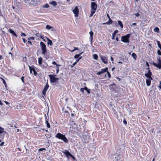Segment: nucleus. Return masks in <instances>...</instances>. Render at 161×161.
I'll return each instance as SVG.
<instances>
[{
  "label": "nucleus",
  "instance_id": "58836bf2",
  "mask_svg": "<svg viewBox=\"0 0 161 161\" xmlns=\"http://www.w3.org/2000/svg\"><path fill=\"white\" fill-rule=\"evenodd\" d=\"M34 38L33 37H31L28 38V40H30L31 39L34 40Z\"/></svg>",
  "mask_w": 161,
  "mask_h": 161
},
{
  "label": "nucleus",
  "instance_id": "de8ad7c7",
  "mask_svg": "<svg viewBox=\"0 0 161 161\" xmlns=\"http://www.w3.org/2000/svg\"><path fill=\"white\" fill-rule=\"evenodd\" d=\"M161 60V58L160 57H157V61Z\"/></svg>",
  "mask_w": 161,
  "mask_h": 161
},
{
  "label": "nucleus",
  "instance_id": "4c0bfd02",
  "mask_svg": "<svg viewBox=\"0 0 161 161\" xmlns=\"http://www.w3.org/2000/svg\"><path fill=\"white\" fill-rule=\"evenodd\" d=\"M106 72H107V74H108V78H110L111 77V75L110 74V73L108 72V70H107V71Z\"/></svg>",
  "mask_w": 161,
  "mask_h": 161
},
{
  "label": "nucleus",
  "instance_id": "6e6d98bb",
  "mask_svg": "<svg viewBox=\"0 0 161 161\" xmlns=\"http://www.w3.org/2000/svg\"><path fill=\"white\" fill-rule=\"evenodd\" d=\"M4 102L7 105H8L9 104V103L7 101H4Z\"/></svg>",
  "mask_w": 161,
  "mask_h": 161
},
{
  "label": "nucleus",
  "instance_id": "72a5a7b5",
  "mask_svg": "<svg viewBox=\"0 0 161 161\" xmlns=\"http://www.w3.org/2000/svg\"><path fill=\"white\" fill-rule=\"evenodd\" d=\"M78 50V47H75L74 48V49L72 50H70V51L71 52H74V51H75L76 50Z\"/></svg>",
  "mask_w": 161,
  "mask_h": 161
},
{
  "label": "nucleus",
  "instance_id": "1a4fd4ad",
  "mask_svg": "<svg viewBox=\"0 0 161 161\" xmlns=\"http://www.w3.org/2000/svg\"><path fill=\"white\" fill-rule=\"evenodd\" d=\"M73 12L75 14V17H77L79 14V9L77 6H76L74 10H73Z\"/></svg>",
  "mask_w": 161,
  "mask_h": 161
},
{
  "label": "nucleus",
  "instance_id": "f8f14e48",
  "mask_svg": "<svg viewBox=\"0 0 161 161\" xmlns=\"http://www.w3.org/2000/svg\"><path fill=\"white\" fill-rule=\"evenodd\" d=\"M108 68L106 67L104 69H102L101 70L97 73V75H100L104 73L105 72L108 70Z\"/></svg>",
  "mask_w": 161,
  "mask_h": 161
},
{
  "label": "nucleus",
  "instance_id": "338daca9",
  "mask_svg": "<svg viewBox=\"0 0 161 161\" xmlns=\"http://www.w3.org/2000/svg\"><path fill=\"white\" fill-rule=\"evenodd\" d=\"M160 85L159 86V87L161 89V81L160 82Z\"/></svg>",
  "mask_w": 161,
  "mask_h": 161
},
{
  "label": "nucleus",
  "instance_id": "ddd939ff",
  "mask_svg": "<svg viewBox=\"0 0 161 161\" xmlns=\"http://www.w3.org/2000/svg\"><path fill=\"white\" fill-rule=\"evenodd\" d=\"M157 62L158 64L153 63V65L158 69H160L161 68V60L158 61Z\"/></svg>",
  "mask_w": 161,
  "mask_h": 161
},
{
  "label": "nucleus",
  "instance_id": "9d476101",
  "mask_svg": "<svg viewBox=\"0 0 161 161\" xmlns=\"http://www.w3.org/2000/svg\"><path fill=\"white\" fill-rule=\"evenodd\" d=\"M101 58L102 61V62L105 64H107L108 63V58L107 57L103 56L102 55H101L100 56Z\"/></svg>",
  "mask_w": 161,
  "mask_h": 161
},
{
  "label": "nucleus",
  "instance_id": "a878e982",
  "mask_svg": "<svg viewBox=\"0 0 161 161\" xmlns=\"http://www.w3.org/2000/svg\"><path fill=\"white\" fill-rule=\"evenodd\" d=\"M157 42L158 46L161 51V44H160V42L159 41H157Z\"/></svg>",
  "mask_w": 161,
  "mask_h": 161
},
{
  "label": "nucleus",
  "instance_id": "6ab92c4d",
  "mask_svg": "<svg viewBox=\"0 0 161 161\" xmlns=\"http://www.w3.org/2000/svg\"><path fill=\"white\" fill-rule=\"evenodd\" d=\"M9 32L10 33L12 34L14 36H15L16 37H17V35L15 33L14 31H13V30H12L11 29H9Z\"/></svg>",
  "mask_w": 161,
  "mask_h": 161
},
{
  "label": "nucleus",
  "instance_id": "c756f323",
  "mask_svg": "<svg viewBox=\"0 0 161 161\" xmlns=\"http://www.w3.org/2000/svg\"><path fill=\"white\" fill-rule=\"evenodd\" d=\"M46 123L47 124V126L48 128H50V125L47 120L46 121Z\"/></svg>",
  "mask_w": 161,
  "mask_h": 161
},
{
  "label": "nucleus",
  "instance_id": "6e6552de",
  "mask_svg": "<svg viewBox=\"0 0 161 161\" xmlns=\"http://www.w3.org/2000/svg\"><path fill=\"white\" fill-rule=\"evenodd\" d=\"M29 67L30 70V73L31 74L32 71H33L34 75H36L37 74V73L34 68V66H31L29 65Z\"/></svg>",
  "mask_w": 161,
  "mask_h": 161
},
{
  "label": "nucleus",
  "instance_id": "69168bd1",
  "mask_svg": "<svg viewBox=\"0 0 161 161\" xmlns=\"http://www.w3.org/2000/svg\"><path fill=\"white\" fill-rule=\"evenodd\" d=\"M28 42L29 43L31 44V45H32V42H31V41H28Z\"/></svg>",
  "mask_w": 161,
  "mask_h": 161
},
{
  "label": "nucleus",
  "instance_id": "423d86ee",
  "mask_svg": "<svg viewBox=\"0 0 161 161\" xmlns=\"http://www.w3.org/2000/svg\"><path fill=\"white\" fill-rule=\"evenodd\" d=\"M130 36V35L129 34L122 36L121 37V41L124 43H129V38Z\"/></svg>",
  "mask_w": 161,
  "mask_h": 161
},
{
  "label": "nucleus",
  "instance_id": "e433bc0d",
  "mask_svg": "<svg viewBox=\"0 0 161 161\" xmlns=\"http://www.w3.org/2000/svg\"><path fill=\"white\" fill-rule=\"evenodd\" d=\"M84 90H85V88H81L80 89V91L81 92H82L83 93H84Z\"/></svg>",
  "mask_w": 161,
  "mask_h": 161
},
{
  "label": "nucleus",
  "instance_id": "aec40b11",
  "mask_svg": "<svg viewBox=\"0 0 161 161\" xmlns=\"http://www.w3.org/2000/svg\"><path fill=\"white\" fill-rule=\"evenodd\" d=\"M47 40L48 41V42H47V45H48L52 46L53 44L52 41L48 39V38L46 37Z\"/></svg>",
  "mask_w": 161,
  "mask_h": 161
},
{
  "label": "nucleus",
  "instance_id": "7ed1b4c3",
  "mask_svg": "<svg viewBox=\"0 0 161 161\" xmlns=\"http://www.w3.org/2000/svg\"><path fill=\"white\" fill-rule=\"evenodd\" d=\"M109 86L110 90L115 93H119L122 90V89L116 86V85L114 83L111 84Z\"/></svg>",
  "mask_w": 161,
  "mask_h": 161
},
{
  "label": "nucleus",
  "instance_id": "a18cd8bd",
  "mask_svg": "<svg viewBox=\"0 0 161 161\" xmlns=\"http://www.w3.org/2000/svg\"><path fill=\"white\" fill-rule=\"evenodd\" d=\"M3 83L4 84L5 87H7V84H6V82L5 81H3Z\"/></svg>",
  "mask_w": 161,
  "mask_h": 161
},
{
  "label": "nucleus",
  "instance_id": "4d7b16f0",
  "mask_svg": "<svg viewBox=\"0 0 161 161\" xmlns=\"http://www.w3.org/2000/svg\"><path fill=\"white\" fill-rule=\"evenodd\" d=\"M4 144V142H2L0 144V146H2Z\"/></svg>",
  "mask_w": 161,
  "mask_h": 161
},
{
  "label": "nucleus",
  "instance_id": "4468645a",
  "mask_svg": "<svg viewBox=\"0 0 161 161\" xmlns=\"http://www.w3.org/2000/svg\"><path fill=\"white\" fill-rule=\"evenodd\" d=\"M63 153L66 155L67 158H68L69 156L71 157L72 156V154L68 150H65L63 152Z\"/></svg>",
  "mask_w": 161,
  "mask_h": 161
},
{
  "label": "nucleus",
  "instance_id": "f704fd0d",
  "mask_svg": "<svg viewBox=\"0 0 161 161\" xmlns=\"http://www.w3.org/2000/svg\"><path fill=\"white\" fill-rule=\"evenodd\" d=\"M158 54L159 55H161V51L160 50H158L157 51Z\"/></svg>",
  "mask_w": 161,
  "mask_h": 161
},
{
  "label": "nucleus",
  "instance_id": "bf43d9fd",
  "mask_svg": "<svg viewBox=\"0 0 161 161\" xmlns=\"http://www.w3.org/2000/svg\"><path fill=\"white\" fill-rule=\"evenodd\" d=\"M56 65L57 68H59V67L60 66V65L58 64H56Z\"/></svg>",
  "mask_w": 161,
  "mask_h": 161
},
{
  "label": "nucleus",
  "instance_id": "5701e85b",
  "mask_svg": "<svg viewBox=\"0 0 161 161\" xmlns=\"http://www.w3.org/2000/svg\"><path fill=\"white\" fill-rule=\"evenodd\" d=\"M118 23L119 25H120L121 28L122 29L123 27V24L122 22L121 21L118 20Z\"/></svg>",
  "mask_w": 161,
  "mask_h": 161
},
{
  "label": "nucleus",
  "instance_id": "c85d7f7f",
  "mask_svg": "<svg viewBox=\"0 0 161 161\" xmlns=\"http://www.w3.org/2000/svg\"><path fill=\"white\" fill-rule=\"evenodd\" d=\"M85 90L86 91L87 93L89 94L90 93V90L89 89H88L86 87H85Z\"/></svg>",
  "mask_w": 161,
  "mask_h": 161
},
{
  "label": "nucleus",
  "instance_id": "393cba45",
  "mask_svg": "<svg viewBox=\"0 0 161 161\" xmlns=\"http://www.w3.org/2000/svg\"><path fill=\"white\" fill-rule=\"evenodd\" d=\"M93 58L96 60H97L98 59V55L96 54H94L93 55Z\"/></svg>",
  "mask_w": 161,
  "mask_h": 161
},
{
  "label": "nucleus",
  "instance_id": "f257e3e1",
  "mask_svg": "<svg viewBox=\"0 0 161 161\" xmlns=\"http://www.w3.org/2000/svg\"><path fill=\"white\" fill-rule=\"evenodd\" d=\"M97 5L96 3L93 2L91 3V13L89 16L90 17H92L95 14L97 9Z\"/></svg>",
  "mask_w": 161,
  "mask_h": 161
},
{
  "label": "nucleus",
  "instance_id": "f03ea898",
  "mask_svg": "<svg viewBox=\"0 0 161 161\" xmlns=\"http://www.w3.org/2000/svg\"><path fill=\"white\" fill-rule=\"evenodd\" d=\"M55 136L56 138L63 141L65 143H67L68 142V140L66 137L65 135L62 134L61 133H58Z\"/></svg>",
  "mask_w": 161,
  "mask_h": 161
},
{
  "label": "nucleus",
  "instance_id": "13d9d810",
  "mask_svg": "<svg viewBox=\"0 0 161 161\" xmlns=\"http://www.w3.org/2000/svg\"><path fill=\"white\" fill-rule=\"evenodd\" d=\"M110 59L112 61H113L114 60L113 58L112 57H111Z\"/></svg>",
  "mask_w": 161,
  "mask_h": 161
},
{
  "label": "nucleus",
  "instance_id": "8fccbe9b",
  "mask_svg": "<svg viewBox=\"0 0 161 161\" xmlns=\"http://www.w3.org/2000/svg\"><path fill=\"white\" fill-rule=\"evenodd\" d=\"M135 15L136 17H138L140 15V14L138 13L135 14Z\"/></svg>",
  "mask_w": 161,
  "mask_h": 161
},
{
  "label": "nucleus",
  "instance_id": "412c9836",
  "mask_svg": "<svg viewBox=\"0 0 161 161\" xmlns=\"http://www.w3.org/2000/svg\"><path fill=\"white\" fill-rule=\"evenodd\" d=\"M43 58L42 57H40L38 58V62L39 65H41L42 61Z\"/></svg>",
  "mask_w": 161,
  "mask_h": 161
},
{
  "label": "nucleus",
  "instance_id": "09e8293b",
  "mask_svg": "<svg viewBox=\"0 0 161 161\" xmlns=\"http://www.w3.org/2000/svg\"><path fill=\"white\" fill-rule=\"evenodd\" d=\"M115 35H114V34H112V39H114V37L115 36Z\"/></svg>",
  "mask_w": 161,
  "mask_h": 161
},
{
  "label": "nucleus",
  "instance_id": "79ce46f5",
  "mask_svg": "<svg viewBox=\"0 0 161 161\" xmlns=\"http://www.w3.org/2000/svg\"><path fill=\"white\" fill-rule=\"evenodd\" d=\"M46 150V148H41L39 149V151H42L43 150Z\"/></svg>",
  "mask_w": 161,
  "mask_h": 161
},
{
  "label": "nucleus",
  "instance_id": "e2e57ef3",
  "mask_svg": "<svg viewBox=\"0 0 161 161\" xmlns=\"http://www.w3.org/2000/svg\"><path fill=\"white\" fill-rule=\"evenodd\" d=\"M3 104V103L2 102L1 100H0V105H2Z\"/></svg>",
  "mask_w": 161,
  "mask_h": 161
},
{
  "label": "nucleus",
  "instance_id": "c03bdc74",
  "mask_svg": "<svg viewBox=\"0 0 161 161\" xmlns=\"http://www.w3.org/2000/svg\"><path fill=\"white\" fill-rule=\"evenodd\" d=\"M123 123H124L125 125H126V124H127V121H126L125 119H124L123 121Z\"/></svg>",
  "mask_w": 161,
  "mask_h": 161
},
{
  "label": "nucleus",
  "instance_id": "0e129e2a",
  "mask_svg": "<svg viewBox=\"0 0 161 161\" xmlns=\"http://www.w3.org/2000/svg\"><path fill=\"white\" fill-rule=\"evenodd\" d=\"M23 42L25 43L26 42V41L24 39V38H23Z\"/></svg>",
  "mask_w": 161,
  "mask_h": 161
},
{
  "label": "nucleus",
  "instance_id": "4be33fe9",
  "mask_svg": "<svg viewBox=\"0 0 161 161\" xmlns=\"http://www.w3.org/2000/svg\"><path fill=\"white\" fill-rule=\"evenodd\" d=\"M112 20L110 19V18L109 17V20L108 22H107L106 23H104L103 24H104L109 25V24H111L112 23Z\"/></svg>",
  "mask_w": 161,
  "mask_h": 161
},
{
  "label": "nucleus",
  "instance_id": "49530a36",
  "mask_svg": "<svg viewBox=\"0 0 161 161\" xmlns=\"http://www.w3.org/2000/svg\"><path fill=\"white\" fill-rule=\"evenodd\" d=\"M21 35L22 36H26V35L25 34L23 33H22Z\"/></svg>",
  "mask_w": 161,
  "mask_h": 161
},
{
  "label": "nucleus",
  "instance_id": "680f3d73",
  "mask_svg": "<svg viewBox=\"0 0 161 161\" xmlns=\"http://www.w3.org/2000/svg\"><path fill=\"white\" fill-rule=\"evenodd\" d=\"M40 34H39V33H37L36 34V35L37 36V37H39V35H40Z\"/></svg>",
  "mask_w": 161,
  "mask_h": 161
},
{
  "label": "nucleus",
  "instance_id": "864d4df0",
  "mask_svg": "<svg viewBox=\"0 0 161 161\" xmlns=\"http://www.w3.org/2000/svg\"><path fill=\"white\" fill-rule=\"evenodd\" d=\"M76 64V63L75 62L73 63L72 66V67H73V66H74Z\"/></svg>",
  "mask_w": 161,
  "mask_h": 161
},
{
  "label": "nucleus",
  "instance_id": "473e14b6",
  "mask_svg": "<svg viewBox=\"0 0 161 161\" xmlns=\"http://www.w3.org/2000/svg\"><path fill=\"white\" fill-rule=\"evenodd\" d=\"M49 6L48 4H46L43 6V7L45 8H49Z\"/></svg>",
  "mask_w": 161,
  "mask_h": 161
},
{
  "label": "nucleus",
  "instance_id": "ea45409f",
  "mask_svg": "<svg viewBox=\"0 0 161 161\" xmlns=\"http://www.w3.org/2000/svg\"><path fill=\"white\" fill-rule=\"evenodd\" d=\"M118 31L117 30H116L114 31L113 33L114 34V35H116V34L117 33H118Z\"/></svg>",
  "mask_w": 161,
  "mask_h": 161
},
{
  "label": "nucleus",
  "instance_id": "cd10ccee",
  "mask_svg": "<svg viewBox=\"0 0 161 161\" xmlns=\"http://www.w3.org/2000/svg\"><path fill=\"white\" fill-rule=\"evenodd\" d=\"M154 31L155 32H159V29L158 27H156L154 28Z\"/></svg>",
  "mask_w": 161,
  "mask_h": 161
},
{
  "label": "nucleus",
  "instance_id": "37998d69",
  "mask_svg": "<svg viewBox=\"0 0 161 161\" xmlns=\"http://www.w3.org/2000/svg\"><path fill=\"white\" fill-rule=\"evenodd\" d=\"M24 76H22L21 78V79L23 83H24Z\"/></svg>",
  "mask_w": 161,
  "mask_h": 161
},
{
  "label": "nucleus",
  "instance_id": "f3484780",
  "mask_svg": "<svg viewBox=\"0 0 161 161\" xmlns=\"http://www.w3.org/2000/svg\"><path fill=\"white\" fill-rule=\"evenodd\" d=\"M46 29L48 30H49L51 29H52L51 30L52 31H53L54 30V29L53 27L48 25L46 26Z\"/></svg>",
  "mask_w": 161,
  "mask_h": 161
},
{
  "label": "nucleus",
  "instance_id": "2eb2a0df",
  "mask_svg": "<svg viewBox=\"0 0 161 161\" xmlns=\"http://www.w3.org/2000/svg\"><path fill=\"white\" fill-rule=\"evenodd\" d=\"M89 34L90 35L89 39L91 43H92L93 40V33L92 31H91L89 32Z\"/></svg>",
  "mask_w": 161,
  "mask_h": 161
},
{
  "label": "nucleus",
  "instance_id": "c9c22d12",
  "mask_svg": "<svg viewBox=\"0 0 161 161\" xmlns=\"http://www.w3.org/2000/svg\"><path fill=\"white\" fill-rule=\"evenodd\" d=\"M21 2H24L25 3H27L28 1H29V0H20Z\"/></svg>",
  "mask_w": 161,
  "mask_h": 161
},
{
  "label": "nucleus",
  "instance_id": "774afa93",
  "mask_svg": "<svg viewBox=\"0 0 161 161\" xmlns=\"http://www.w3.org/2000/svg\"><path fill=\"white\" fill-rule=\"evenodd\" d=\"M116 41L117 42H118V41H119V39H118V37H117L116 38Z\"/></svg>",
  "mask_w": 161,
  "mask_h": 161
},
{
  "label": "nucleus",
  "instance_id": "20e7f679",
  "mask_svg": "<svg viewBox=\"0 0 161 161\" xmlns=\"http://www.w3.org/2000/svg\"><path fill=\"white\" fill-rule=\"evenodd\" d=\"M50 78V82L52 83H56L59 80V78L56 77V75H49Z\"/></svg>",
  "mask_w": 161,
  "mask_h": 161
},
{
  "label": "nucleus",
  "instance_id": "7c9ffc66",
  "mask_svg": "<svg viewBox=\"0 0 161 161\" xmlns=\"http://www.w3.org/2000/svg\"><path fill=\"white\" fill-rule=\"evenodd\" d=\"M146 65L147 67V68H146V69H150L149 68V64L147 62H146Z\"/></svg>",
  "mask_w": 161,
  "mask_h": 161
},
{
  "label": "nucleus",
  "instance_id": "603ef678",
  "mask_svg": "<svg viewBox=\"0 0 161 161\" xmlns=\"http://www.w3.org/2000/svg\"><path fill=\"white\" fill-rule=\"evenodd\" d=\"M59 68H57V69H56V73L57 74L59 72Z\"/></svg>",
  "mask_w": 161,
  "mask_h": 161
},
{
  "label": "nucleus",
  "instance_id": "052dcab7",
  "mask_svg": "<svg viewBox=\"0 0 161 161\" xmlns=\"http://www.w3.org/2000/svg\"><path fill=\"white\" fill-rule=\"evenodd\" d=\"M70 157H72V158H73V159H74V160H75V157H74L72 155V156H71Z\"/></svg>",
  "mask_w": 161,
  "mask_h": 161
},
{
  "label": "nucleus",
  "instance_id": "0eeeda50",
  "mask_svg": "<svg viewBox=\"0 0 161 161\" xmlns=\"http://www.w3.org/2000/svg\"><path fill=\"white\" fill-rule=\"evenodd\" d=\"M147 71H145V76L147 77L148 79H150L151 80H153L151 77L152 75V73L150 69H147Z\"/></svg>",
  "mask_w": 161,
  "mask_h": 161
},
{
  "label": "nucleus",
  "instance_id": "a19ab883",
  "mask_svg": "<svg viewBox=\"0 0 161 161\" xmlns=\"http://www.w3.org/2000/svg\"><path fill=\"white\" fill-rule=\"evenodd\" d=\"M81 57H80L79 58H78V59H77L76 60V61L75 62L76 63L78 62L79 60L81 58Z\"/></svg>",
  "mask_w": 161,
  "mask_h": 161
},
{
  "label": "nucleus",
  "instance_id": "5fc2aeb1",
  "mask_svg": "<svg viewBox=\"0 0 161 161\" xmlns=\"http://www.w3.org/2000/svg\"><path fill=\"white\" fill-rule=\"evenodd\" d=\"M52 64H54V65H56V64H56V62L55 61H53L52 62Z\"/></svg>",
  "mask_w": 161,
  "mask_h": 161
},
{
  "label": "nucleus",
  "instance_id": "a211bd4d",
  "mask_svg": "<svg viewBox=\"0 0 161 161\" xmlns=\"http://www.w3.org/2000/svg\"><path fill=\"white\" fill-rule=\"evenodd\" d=\"M49 3L52 5L54 7H55L57 5V2L55 1H53L51 2H50Z\"/></svg>",
  "mask_w": 161,
  "mask_h": 161
},
{
  "label": "nucleus",
  "instance_id": "dca6fc26",
  "mask_svg": "<svg viewBox=\"0 0 161 161\" xmlns=\"http://www.w3.org/2000/svg\"><path fill=\"white\" fill-rule=\"evenodd\" d=\"M151 80L150 79H147L146 81L147 85V86H149L151 85V80Z\"/></svg>",
  "mask_w": 161,
  "mask_h": 161
},
{
  "label": "nucleus",
  "instance_id": "9b49d317",
  "mask_svg": "<svg viewBox=\"0 0 161 161\" xmlns=\"http://www.w3.org/2000/svg\"><path fill=\"white\" fill-rule=\"evenodd\" d=\"M49 87V86L48 83H47L45 86L44 89L42 92V93L44 96H45L46 92Z\"/></svg>",
  "mask_w": 161,
  "mask_h": 161
},
{
  "label": "nucleus",
  "instance_id": "39448f33",
  "mask_svg": "<svg viewBox=\"0 0 161 161\" xmlns=\"http://www.w3.org/2000/svg\"><path fill=\"white\" fill-rule=\"evenodd\" d=\"M40 47L42 50V53L45 55L47 52L46 48V45L42 42H41L40 43Z\"/></svg>",
  "mask_w": 161,
  "mask_h": 161
},
{
  "label": "nucleus",
  "instance_id": "bb28decb",
  "mask_svg": "<svg viewBox=\"0 0 161 161\" xmlns=\"http://www.w3.org/2000/svg\"><path fill=\"white\" fill-rule=\"evenodd\" d=\"M82 53H80L78 54H76L74 56V58H78Z\"/></svg>",
  "mask_w": 161,
  "mask_h": 161
},
{
  "label": "nucleus",
  "instance_id": "b1692460",
  "mask_svg": "<svg viewBox=\"0 0 161 161\" xmlns=\"http://www.w3.org/2000/svg\"><path fill=\"white\" fill-rule=\"evenodd\" d=\"M131 56L135 60L136 59L137 56L135 53H133L132 54Z\"/></svg>",
  "mask_w": 161,
  "mask_h": 161
},
{
  "label": "nucleus",
  "instance_id": "3c124183",
  "mask_svg": "<svg viewBox=\"0 0 161 161\" xmlns=\"http://www.w3.org/2000/svg\"><path fill=\"white\" fill-rule=\"evenodd\" d=\"M39 37L41 39H43V38L44 37H43V36L41 34L39 35Z\"/></svg>",
  "mask_w": 161,
  "mask_h": 161
},
{
  "label": "nucleus",
  "instance_id": "2f4dec72",
  "mask_svg": "<svg viewBox=\"0 0 161 161\" xmlns=\"http://www.w3.org/2000/svg\"><path fill=\"white\" fill-rule=\"evenodd\" d=\"M4 129L0 126V133L1 134L3 132Z\"/></svg>",
  "mask_w": 161,
  "mask_h": 161
}]
</instances>
